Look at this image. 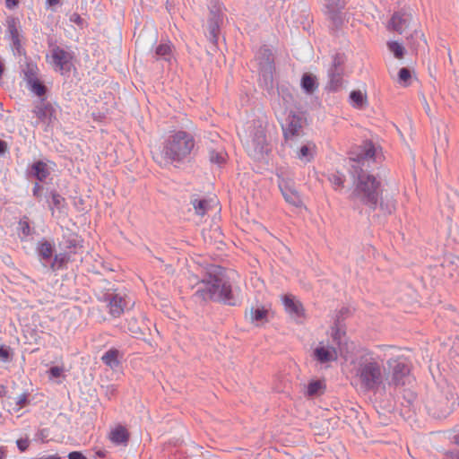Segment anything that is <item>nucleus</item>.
I'll return each instance as SVG.
<instances>
[{
  "instance_id": "1",
  "label": "nucleus",
  "mask_w": 459,
  "mask_h": 459,
  "mask_svg": "<svg viewBox=\"0 0 459 459\" xmlns=\"http://www.w3.org/2000/svg\"><path fill=\"white\" fill-rule=\"evenodd\" d=\"M351 174L353 178L354 188L349 199L352 202L354 210H358L359 205H363L368 207L370 212H374L379 207L384 214H392L395 211V201L393 198L383 199L384 188L379 178L361 169Z\"/></svg>"
},
{
  "instance_id": "2",
  "label": "nucleus",
  "mask_w": 459,
  "mask_h": 459,
  "mask_svg": "<svg viewBox=\"0 0 459 459\" xmlns=\"http://www.w3.org/2000/svg\"><path fill=\"white\" fill-rule=\"evenodd\" d=\"M193 278L197 288L192 296L195 303L216 301L229 306L236 305L231 284L226 278L222 267L212 264L206 268L201 278L197 275H193Z\"/></svg>"
},
{
  "instance_id": "3",
  "label": "nucleus",
  "mask_w": 459,
  "mask_h": 459,
  "mask_svg": "<svg viewBox=\"0 0 459 459\" xmlns=\"http://www.w3.org/2000/svg\"><path fill=\"white\" fill-rule=\"evenodd\" d=\"M354 378L364 392H377L384 383L385 366L378 355L364 350L352 360Z\"/></svg>"
},
{
  "instance_id": "4",
  "label": "nucleus",
  "mask_w": 459,
  "mask_h": 459,
  "mask_svg": "<svg viewBox=\"0 0 459 459\" xmlns=\"http://www.w3.org/2000/svg\"><path fill=\"white\" fill-rule=\"evenodd\" d=\"M195 146L192 134L178 130L173 131L165 139L161 150V157L169 163H179L186 160Z\"/></svg>"
},
{
  "instance_id": "5",
  "label": "nucleus",
  "mask_w": 459,
  "mask_h": 459,
  "mask_svg": "<svg viewBox=\"0 0 459 459\" xmlns=\"http://www.w3.org/2000/svg\"><path fill=\"white\" fill-rule=\"evenodd\" d=\"M459 405V396L455 388L446 385L437 388L426 400L428 413L436 419H445Z\"/></svg>"
},
{
  "instance_id": "6",
  "label": "nucleus",
  "mask_w": 459,
  "mask_h": 459,
  "mask_svg": "<svg viewBox=\"0 0 459 459\" xmlns=\"http://www.w3.org/2000/svg\"><path fill=\"white\" fill-rule=\"evenodd\" d=\"M377 148L370 140L363 141L350 157L351 173L356 172L361 169L363 171H368L369 164L375 162Z\"/></svg>"
},
{
  "instance_id": "7",
  "label": "nucleus",
  "mask_w": 459,
  "mask_h": 459,
  "mask_svg": "<svg viewBox=\"0 0 459 459\" xmlns=\"http://www.w3.org/2000/svg\"><path fill=\"white\" fill-rule=\"evenodd\" d=\"M255 59L258 63V69L262 80L267 88L273 84V74L275 72L274 56L267 45H263L258 49Z\"/></svg>"
},
{
  "instance_id": "8",
  "label": "nucleus",
  "mask_w": 459,
  "mask_h": 459,
  "mask_svg": "<svg viewBox=\"0 0 459 459\" xmlns=\"http://www.w3.org/2000/svg\"><path fill=\"white\" fill-rule=\"evenodd\" d=\"M74 54L72 51H66L59 46H54L51 48V65L54 71L61 75L69 76L72 68L74 67L73 60Z\"/></svg>"
},
{
  "instance_id": "9",
  "label": "nucleus",
  "mask_w": 459,
  "mask_h": 459,
  "mask_svg": "<svg viewBox=\"0 0 459 459\" xmlns=\"http://www.w3.org/2000/svg\"><path fill=\"white\" fill-rule=\"evenodd\" d=\"M250 137L251 140L247 145L248 154L255 160H260L269 152L264 128L262 126L254 127Z\"/></svg>"
},
{
  "instance_id": "10",
  "label": "nucleus",
  "mask_w": 459,
  "mask_h": 459,
  "mask_svg": "<svg viewBox=\"0 0 459 459\" xmlns=\"http://www.w3.org/2000/svg\"><path fill=\"white\" fill-rule=\"evenodd\" d=\"M387 367L391 374L390 384L394 385H404L403 378L410 373L409 361L404 356L391 358L387 360Z\"/></svg>"
},
{
  "instance_id": "11",
  "label": "nucleus",
  "mask_w": 459,
  "mask_h": 459,
  "mask_svg": "<svg viewBox=\"0 0 459 459\" xmlns=\"http://www.w3.org/2000/svg\"><path fill=\"white\" fill-rule=\"evenodd\" d=\"M33 113L38 118L35 126H38L39 122L45 124V131H48V127L52 126L54 122L56 120L55 108L51 103L45 101V100H41L35 106Z\"/></svg>"
},
{
  "instance_id": "12",
  "label": "nucleus",
  "mask_w": 459,
  "mask_h": 459,
  "mask_svg": "<svg viewBox=\"0 0 459 459\" xmlns=\"http://www.w3.org/2000/svg\"><path fill=\"white\" fill-rule=\"evenodd\" d=\"M125 328L134 337L138 339H144L147 334H150L151 329L143 316L135 317L131 316L126 318Z\"/></svg>"
},
{
  "instance_id": "13",
  "label": "nucleus",
  "mask_w": 459,
  "mask_h": 459,
  "mask_svg": "<svg viewBox=\"0 0 459 459\" xmlns=\"http://www.w3.org/2000/svg\"><path fill=\"white\" fill-rule=\"evenodd\" d=\"M279 188L287 203L294 206H299L301 203L299 195L294 187V182L290 179H286L281 177H278Z\"/></svg>"
},
{
  "instance_id": "14",
  "label": "nucleus",
  "mask_w": 459,
  "mask_h": 459,
  "mask_svg": "<svg viewBox=\"0 0 459 459\" xmlns=\"http://www.w3.org/2000/svg\"><path fill=\"white\" fill-rule=\"evenodd\" d=\"M312 357L319 364H327L337 360L338 352L335 347L330 345L325 346L323 342H320L313 351Z\"/></svg>"
},
{
  "instance_id": "15",
  "label": "nucleus",
  "mask_w": 459,
  "mask_h": 459,
  "mask_svg": "<svg viewBox=\"0 0 459 459\" xmlns=\"http://www.w3.org/2000/svg\"><path fill=\"white\" fill-rule=\"evenodd\" d=\"M222 23V14L213 6L210 9L208 18L209 39L214 45H217L219 39L220 27Z\"/></svg>"
},
{
  "instance_id": "16",
  "label": "nucleus",
  "mask_w": 459,
  "mask_h": 459,
  "mask_svg": "<svg viewBox=\"0 0 459 459\" xmlns=\"http://www.w3.org/2000/svg\"><path fill=\"white\" fill-rule=\"evenodd\" d=\"M301 118L294 112L290 111L287 116L285 122L281 123L283 136L286 141L299 134L301 129Z\"/></svg>"
},
{
  "instance_id": "17",
  "label": "nucleus",
  "mask_w": 459,
  "mask_h": 459,
  "mask_svg": "<svg viewBox=\"0 0 459 459\" xmlns=\"http://www.w3.org/2000/svg\"><path fill=\"white\" fill-rule=\"evenodd\" d=\"M412 16L406 12H395L388 23V29L402 34L409 27Z\"/></svg>"
},
{
  "instance_id": "18",
  "label": "nucleus",
  "mask_w": 459,
  "mask_h": 459,
  "mask_svg": "<svg viewBox=\"0 0 459 459\" xmlns=\"http://www.w3.org/2000/svg\"><path fill=\"white\" fill-rule=\"evenodd\" d=\"M104 300L108 303L109 314L113 317H119L124 313L126 302L119 294L107 293Z\"/></svg>"
},
{
  "instance_id": "19",
  "label": "nucleus",
  "mask_w": 459,
  "mask_h": 459,
  "mask_svg": "<svg viewBox=\"0 0 459 459\" xmlns=\"http://www.w3.org/2000/svg\"><path fill=\"white\" fill-rule=\"evenodd\" d=\"M283 305L286 312L294 318L303 317L305 309L302 303L293 295L287 294L283 296Z\"/></svg>"
},
{
  "instance_id": "20",
  "label": "nucleus",
  "mask_w": 459,
  "mask_h": 459,
  "mask_svg": "<svg viewBox=\"0 0 459 459\" xmlns=\"http://www.w3.org/2000/svg\"><path fill=\"white\" fill-rule=\"evenodd\" d=\"M60 246L65 252L69 254H75L77 249L82 247L79 236L73 232L63 235V240L60 243Z\"/></svg>"
},
{
  "instance_id": "21",
  "label": "nucleus",
  "mask_w": 459,
  "mask_h": 459,
  "mask_svg": "<svg viewBox=\"0 0 459 459\" xmlns=\"http://www.w3.org/2000/svg\"><path fill=\"white\" fill-rule=\"evenodd\" d=\"M30 173L38 181L44 182L50 175V169L46 162L37 160L31 165Z\"/></svg>"
},
{
  "instance_id": "22",
  "label": "nucleus",
  "mask_w": 459,
  "mask_h": 459,
  "mask_svg": "<svg viewBox=\"0 0 459 459\" xmlns=\"http://www.w3.org/2000/svg\"><path fill=\"white\" fill-rule=\"evenodd\" d=\"M300 85L302 90L307 93L312 94L318 87L316 77L310 74L305 73L301 77Z\"/></svg>"
},
{
  "instance_id": "23",
  "label": "nucleus",
  "mask_w": 459,
  "mask_h": 459,
  "mask_svg": "<svg viewBox=\"0 0 459 459\" xmlns=\"http://www.w3.org/2000/svg\"><path fill=\"white\" fill-rule=\"evenodd\" d=\"M37 253L43 261L48 262L53 256L54 247L48 240L39 241L37 246Z\"/></svg>"
},
{
  "instance_id": "24",
  "label": "nucleus",
  "mask_w": 459,
  "mask_h": 459,
  "mask_svg": "<svg viewBox=\"0 0 459 459\" xmlns=\"http://www.w3.org/2000/svg\"><path fill=\"white\" fill-rule=\"evenodd\" d=\"M269 310L264 306L252 307L250 309L251 321L256 325L268 322Z\"/></svg>"
},
{
  "instance_id": "25",
  "label": "nucleus",
  "mask_w": 459,
  "mask_h": 459,
  "mask_svg": "<svg viewBox=\"0 0 459 459\" xmlns=\"http://www.w3.org/2000/svg\"><path fill=\"white\" fill-rule=\"evenodd\" d=\"M110 440L117 445L126 444L129 440V433L125 427L118 426L111 431Z\"/></svg>"
},
{
  "instance_id": "26",
  "label": "nucleus",
  "mask_w": 459,
  "mask_h": 459,
  "mask_svg": "<svg viewBox=\"0 0 459 459\" xmlns=\"http://www.w3.org/2000/svg\"><path fill=\"white\" fill-rule=\"evenodd\" d=\"M345 334H346L345 324L339 323L338 320L336 323H333V325L331 327V336H332L333 342L339 347L341 346L342 339L345 336Z\"/></svg>"
},
{
  "instance_id": "27",
  "label": "nucleus",
  "mask_w": 459,
  "mask_h": 459,
  "mask_svg": "<svg viewBox=\"0 0 459 459\" xmlns=\"http://www.w3.org/2000/svg\"><path fill=\"white\" fill-rule=\"evenodd\" d=\"M329 83L328 88L332 91H337L341 89L342 83V71L334 69L328 70Z\"/></svg>"
},
{
  "instance_id": "28",
  "label": "nucleus",
  "mask_w": 459,
  "mask_h": 459,
  "mask_svg": "<svg viewBox=\"0 0 459 459\" xmlns=\"http://www.w3.org/2000/svg\"><path fill=\"white\" fill-rule=\"evenodd\" d=\"M6 26L7 32L9 34L10 39L22 38L21 30V22L20 20L16 17H7L6 19Z\"/></svg>"
},
{
  "instance_id": "29",
  "label": "nucleus",
  "mask_w": 459,
  "mask_h": 459,
  "mask_svg": "<svg viewBox=\"0 0 459 459\" xmlns=\"http://www.w3.org/2000/svg\"><path fill=\"white\" fill-rule=\"evenodd\" d=\"M407 40L408 44L415 51H418V49L423 48L427 44L423 33L416 30L410 35V37H407Z\"/></svg>"
},
{
  "instance_id": "30",
  "label": "nucleus",
  "mask_w": 459,
  "mask_h": 459,
  "mask_svg": "<svg viewBox=\"0 0 459 459\" xmlns=\"http://www.w3.org/2000/svg\"><path fill=\"white\" fill-rule=\"evenodd\" d=\"M342 10V9H325V13L332 22L333 29L339 30L343 23Z\"/></svg>"
},
{
  "instance_id": "31",
  "label": "nucleus",
  "mask_w": 459,
  "mask_h": 459,
  "mask_svg": "<svg viewBox=\"0 0 459 459\" xmlns=\"http://www.w3.org/2000/svg\"><path fill=\"white\" fill-rule=\"evenodd\" d=\"M49 197L51 198V202L48 204L50 210L56 209L62 211L65 208L66 204L65 199L56 190H51Z\"/></svg>"
},
{
  "instance_id": "32",
  "label": "nucleus",
  "mask_w": 459,
  "mask_h": 459,
  "mask_svg": "<svg viewBox=\"0 0 459 459\" xmlns=\"http://www.w3.org/2000/svg\"><path fill=\"white\" fill-rule=\"evenodd\" d=\"M190 204L193 205L195 213L199 216H204L210 207L208 200L204 198L199 199L193 197L191 198Z\"/></svg>"
},
{
  "instance_id": "33",
  "label": "nucleus",
  "mask_w": 459,
  "mask_h": 459,
  "mask_svg": "<svg viewBox=\"0 0 459 459\" xmlns=\"http://www.w3.org/2000/svg\"><path fill=\"white\" fill-rule=\"evenodd\" d=\"M118 356H119V351L113 348V349H110L108 351H106L103 354L101 359L104 364L113 368V367L118 366V364H119Z\"/></svg>"
},
{
  "instance_id": "34",
  "label": "nucleus",
  "mask_w": 459,
  "mask_h": 459,
  "mask_svg": "<svg viewBox=\"0 0 459 459\" xmlns=\"http://www.w3.org/2000/svg\"><path fill=\"white\" fill-rule=\"evenodd\" d=\"M350 100L352 106L359 109H362L367 105V96L360 91H352L350 93Z\"/></svg>"
},
{
  "instance_id": "35",
  "label": "nucleus",
  "mask_w": 459,
  "mask_h": 459,
  "mask_svg": "<svg viewBox=\"0 0 459 459\" xmlns=\"http://www.w3.org/2000/svg\"><path fill=\"white\" fill-rule=\"evenodd\" d=\"M325 385L321 380H312L307 385V394L308 396H317L324 393Z\"/></svg>"
},
{
  "instance_id": "36",
  "label": "nucleus",
  "mask_w": 459,
  "mask_h": 459,
  "mask_svg": "<svg viewBox=\"0 0 459 459\" xmlns=\"http://www.w3.org/2000/svg\"><path fill=\"white\" fill-rule=\"evenodd\" d=\"M70 260V254L67 252L60 253L55 255L50 267L52 270H59L69 262Z\"/></svg>"
},
{
  "instance_id": "37",
  "label": "nucleus",
  "mask_w": 459,
  "mask_h": 459,
  "mask_svg": "<svg viewBox=\"0 0 459 459\" xmlns=\"http://www.w3.org/2000/svg\"><path fill=\"white\" fill-rule=\"evenodd\" d=\"M30 90L39 97H42L47 92V87L39 79H33V81L28 82Z\"/></svg>"
},
{
  "instance_id": "38",
  "label": "nucleus",
  "mask_w": 459,
  "mask_h": 459,
  "mask_svg": "<svg viewBox=\"0 0 459 459\" xmlns=\"http://www.w3.org/2000/svg\"><path fill=\"white\" fill-rule=\"evenodd\" d=\"M388 49L394 54L397 59H402L405 54V48L397 41H389L387 43Z\"/></svg>"
},
{
  "instance_id": "39",
  "label": "nucleus",
  "mask_w": 459,
  "mask_h": 459,
  "mask_svg": "<svg viewBox=\"0 0 459 459\" xmlns=\"http://www.w3.org/2000/svg\"><path fill=\"white\" fill-rule=\"evenodd\" d=\"M171 55V47L169 44H160L155 49V58L162 57L169 60Z\"/></svg>"
},
{
  "instance_id": "40",
  "label": "nucleus",
  "mask_w": 459,
  "mask_h": 459,
  "mask_svg": "<svg viewBox=\"0 0 459 459\" xmlns=\"http://www.w3.org/2000/svg\"><path fill=\"white\" fill-rule=\"evenodd\" d=\"M225 152L222 151L211 150L209 152V160L212 163L217 164L218 166L222 165L225 162Z\"/></svg>"
},
{
  "instance_id": "41",
  "label": "nucleus",
  "mask_w": 459,
  "mask_h": 459,
  "mask_svg": "<svg viewBox=\"0 0 459 459\" xmlns=\"http://www.w3.org/2000/svg\"><path fill=\"white\" fill-rule=\"evenodd\" d=\"M13 352L11 347L0 345V362L7 363L13 360Z\"/></svg>"
},
{
  "instance_id": "42",
  "label": "nucleus",
  "mask_w": 459,
  "mask_h": 459,
  "mask_svg": "<svg viewBox=\"0 0 459 459\" xmlns=\"http://www.w3.org/2000/svg\"><path fill=\"white\" fill-rule=\"evenodd\" d=\"M329 180L335 189L342 188L344 186L345 176L342 173L336 172L329 177Z\"/></svg>"
},
{
  "instance_id": "43",
  "label": "nucleus",
  "mask_w": 459,
  "mask_h": 459,
  "mask_svg": "<svg viewBox=\"0 0 459 459\" xmlns=\"http://www.w3.org/2000/svg\"><path fill=\"white\" fill-rule=\"evenodd\" d=\"M411 78V70L407 67H403L398 72V81L400 83L403 84L404 86L410 85Z\"/></svg>"
},
{
  "instance_id": "44",
  "label": "nucleus",
  "mask_w": 459,
  "mask_h": 459,
  "mask_svg": "<svg viewBox=\"0 0 459 459\" xmlns=\"http://www.w3.org/2000/svg\"><path fill=\"white\" fill-rule=\"evenodd\" d=\"M19 227H20L22 233L25 237L31 235L32 230L30 226V220H29L28 216L24 215L21 218V220L19 221Z\"/></svg>"
},
{
  "instance_id": "45",
  "label": "nucleus",
  "mask_w": 459,
  "mask_h": 459,
  "mask_svg": "<svg viewBox=\"0 0 459 459\" xmlns=\"http://www.w3.org/2000/svg\"><path fill=\"white\" fill-rule=\"evenodd\" d=\"M37 70L38 68L36 65H28L27 69L24 72L25 80L27 81V82L33 81V79H39L37 77Z\"/></svg>"
},
{
  "instance_id": "46",
  "label": "nucleus",
  "mask_w": 459,
  "mask_h": 459,
  "mask_svg": "<svg viewBox=\"0 0 459 459\" xmlns=\"http://www.w3.org/2000/svg\"><path fill=\"white\" fill-rule=\"evenodd\" d=\"M343 56L341 54H335L333 57V63L329 69H334L336 71H342V65L343 64Z\"/></svg>"
},
{
  "instance_id": "47",
  "label": "nucleus",
  "mask_w": 459,
  "mask_h": 459,
  "mask_svg": "<svg viewBox=\"0 0 459 459\" xmlns=\"http://www.w3.org/2000/svg\"><path fill=\"white\" fill-rule=\"evenodd\" d=\"M325 9H344L345 3L342 2L341 0H325Z\"/></svg>"
},
{
  "instance_id": "48",
  "label": "nucleus",
  "mask_w": 459,
  "mask_h": 459,
  "mask_svg": "<svg viewBox=\"0 0 459 459\" xmlns=\"http://www.w3.org/2000/svg\"><path fill=\"white\" fill-rule=\"evenodd\" d=\"M29 394L23 393L20 396H18L16 400V405L18 406V410L26 407L30 403Z\"/></svg>"
},
{
  "instance_id": "49",
  "label": "nucleus",
  "mask_w": 459,
  "mask_h": 459,
  "mask_svg": "<svg viewBox=\"0 0 459 459\" xmlns=\"http://www.w3.org/2000/svg\"><path fill=\"white\" fill-rule=\"evenodd\" d=\"M298 156L301 160H306L307 161H309L312 158V155H311L308 146H307V145L301 146Z\"/></svg>"
},
{
  "instance_id": "50",
  "label": "nucleus",
  "mask_w": 459,
  "mask_h": 459,
  "mask_svg": "<svg viewBox=\"0 0 459 459\" xmlns=\"http://www.w3.org/2000/svg\"><path fill=\"white\" fill-rule=\"evenodd\" d=\"M350 309L348 307H342L336 314L333 323H336L337 320L339 323L344 324L343 321L346 316L349 315Z\"/></svg>"
},
{
  "instance_id": "51",
  "label": "nucleus",
  "mask_w": 459,
  "mask_h": 459,
  "mask_svg": "<svg viewBox=\"0 0 459 459\" xmlns=\"http://www.w3.org/2000/svg\"><path fill=\"white\" fill-rule=\"evenodd\" d=\"M350 309L348 307H342L336 314L333 323H336L337 320L339 323L344 324L343 321L346 316L349 315Z\"/></svg>"
},
{
  "instance_id": "52",
  "label": "nucleus",
  "mask_w": 459,
  "mask_h": 459,
  "mask_svg": "<svg viewBox=\"0 0 459 459\" xmlns=\"http://www.w3.org/2000/svg\"><path fill=\"white\" fill-rule=\"evenodd\" d=\"M350 309L348 307H342L336 314L333 323H336L337 320L339 323L344 324L343 321L346 316L349 315Z\"/></svg>"
},
{
  "instance_id": "53",
  "label": "nucleus",
  "mask_w": 459,
  "mask_h": 459,
  "mask_svg": "<svg viewBox=\"0 0 459 459\" xmlns=\"http://www.w3.org/2000/svg\"><path fill=\"white\" fill-rule=\"evenodd\" d=\"M63 372H64V368L58 367V366L51 367L48 369V374H49L50 378H57L62 376Z\"/></svg>"
},
{
  "instance_id": "54",
  "label": "nucleus",
  "mask_w": 459,
  "mask_h": 459,
  "mask_svg": "<svg viewBox=\"0 0 459 459\" xmlns=\"http://www.w3.org/2000/svg\"><path fill=\"white\" fill-rule=\"evenodd\" d=\"M11 41H12L13 49L15 50L19 55L25 53L24 48L22 46L21 38L13 39H11Z\"/></svg>"
},
{
  "instance_id": "55",
  "label": "nucleus",
  "mask_w": 459,
  "mask_h": 459,
  "mask_svg": "<svg viewBox=\"0 0 459 459\" xmlns=\"http://www.w3.org/2000/svg\"><path fill=\"white\" fill-rule=\"evenodd\" d=\"M70 21L81 27H82L84 24V20L76 13L70 16Z\"/></svg>"
},
{
  "instance_id": "56",
  "label": "nucleus",
  "mask_w": 459,
  "mask_h": 459,
  "mask_svg": "<svg viewBox=\"0 0 459 459\" xmlns=\"http://www.w3.org/2000/svg\"><path fill=\"white\" fill-rule=\"evenodd\" d=\"M29 443L30 442L28 439H22V438L17 440V442H16L17 446L21 452H24L28 448Z\"/></svg>"
},
{
  "instance_id": "57",
  "label": "nucleus",
  "mask_w": 459,
  "mask_h": 459,
  "mask_svg": "<svg viewBox=\"0 0 459 459\" xmlns=\"http://www.w3.org/2000/svg\"><path fill=\"white\" fill-rule=\"evenodd\" d=\"M48 429H41L38 431L37 437L39 439H40L42 442H46L47 438L48 437Z\"/></svg>"
},
{
  "instance_id": "58",
  "label": "nucleus",
  "mask_w": 459,
  "mask_h": 459,
  "mask_svg": "<svg viewBox=\"0 0 459 459\" xmlns=\"http://www.w3.org/2000/svg\"><path fill=\"white\" fill-rule=\"evenodd\" d=\"M68 459H87V457L79 451H73L68 454Z\"/></svg>"
},
{
  "instance_id": "59",
  "label": "nucleus",
  "mask_w": 459,
  "mask_h": 459,
  "mask_svg": "<svg viewBox=\"0 0 459 459\" xmlns=\"http://www.w3.org/2000/svg\"><path fill=\"white\" fill-rule=\"evenodd\" d=\"M43 189V186L39 183L36 182L32 188V194L35 197L39 198L40 197V192Z\"/></svg>"
},
{
  "instance_id": "60",
  "label": "nucleus",
  "mask_w": 459,
  "mask_h": 459,
  "mask_svg": "<svg viewBox=\"0 0 459 459\" xmlns=\"http://www.w3.org/2000/svg\"><path fill=\"white\" fill-rule=\"evenodd\" d=\"M20 0H5V6L9 10H13L19 5Z\"/></svg>"
},
{
  "instance_id": "61",
  "label": "nucleus",
  "mask_w": 459,
  "mask_h": 459,
  "mask_svg": "<svg viewBox=\"0 0 459 459\" xmlns=\"http://www.w3.org/2000/svg\"><path fill=\"white\" fill-rule=\"evenodd\" d=\"M446 459H459V450L449 451L446 454Z\"/></svg>"
},
{
  "instance_id": "62",
  "label": "nucleus",
  "mask_w": 459,
  "mask_h": 459,
  "mask_svg": "<svg viewBox=\"0 0 459 459\" xmlns=\"http://www.w3.org/2000/svg\"><path fill=\"white\" fill-rule=\"evenodd\" d=\"M281 94L284 102L289 103L290 100H292V95L288 91V90H286V91L281 90Z\"/></svg>"
},
{
  "instance_id": "63",
  "label": "nucleus",
  "mask_w": 459,
  "mask_h": 459,
  "mask_svg": "<svg viewBox=\"0 0 459 459\" xmlns=\"http://www.w3.org/2000/svg\"><path fill=\"white\" fill-rule=\"evenodd\" d=\"M8 150L7 143L4 140H0V155H4Z\"/></svg>"
},
{
  "instance_id": "64",
  "label": "nucleus",
  "mask_w": 459,
  "mask_h": 459,
  "mask_svg": "<svg viewBox=\"0 0 459 459\" xmlns=\"http://www.w3.org/2000/svg\"><path fill=\"white\" fill-rule=\"evenodd\" d=\"M60 3V0H47V4L53 7Z\"/></svg>"
}]
</instances>
